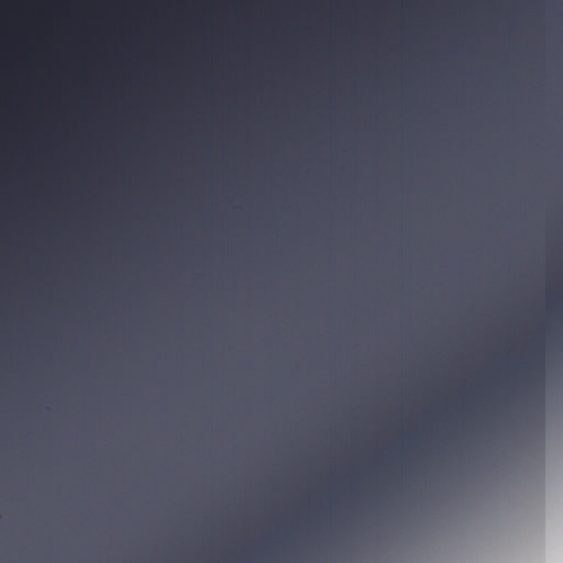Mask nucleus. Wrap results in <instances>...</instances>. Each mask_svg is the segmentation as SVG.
<instances>
[{"label": "nucleus", "instance_id": "f257e3e1", "mask_svg": "<svg viewBox=\"0 0 563 563\" xmlns=\"http://www.w3.org/2000/svg\"><path fill=\"white\" fill-rule=\"evenodd\" d=\"M543 345L540 341H536L530 352V362L526 367L531 380L542 382L543 379Z\"/></svg>", "mask_w": 563, "mask_h": 563}]
</instances>
